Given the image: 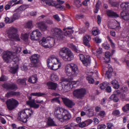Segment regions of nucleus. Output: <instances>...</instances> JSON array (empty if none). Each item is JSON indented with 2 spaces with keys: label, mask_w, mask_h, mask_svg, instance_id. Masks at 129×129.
<instances>
[{
  "label": "nucleus",
  "mask_w": 129,
  "mask_h": 129,
  "mask_svg": "<svg viewBox=\"0 0 129 129\" xmlns=\"http://www.w3.org/2000/svg\"><path fill=\"white\" fill-rule=\"evenodd\" d=\"M65 110L60 107H56L55 109L54 115L55 117L60 121L62 117L63 113Z\"/></svg>",
  "instance_id": "obj_8"
},
{
  "label": "nucleus",
  "mask_w": 129,
  "mask_h": 129,
  "mask_svg": "<svg viewBox=\"0 0 129 129\" xmlns=\"http://www.w3.org/2000/svg\"><path fill=\"white\" fill-rule=\"evenodd\" d=\"M33 112V111L30 110V109L21 111L18 114V119L23 122L25 123L28 118V115L30 116Z\"/></svg>",
  "instance_id": "obj_3"
},
{
  "label": "nucleus",
  "mask_w": 129,
  "mask_h": 129,
  "mask_svg": "<svg viewBox=\"0 0 129 129\" xmlns=\"http://www.w3.org/2000/svg\"><path fill=\"white\" fill-rule=\"evenodd\" d=\"M107 85L106 82L103 83L99 85V87L101 89L103 90L105 88Z\"/></svg>",
  "instance_id": "obj_45"
},
{
  "label": "nucleus",
  "mask_w": 129,
  "mask_h": 129,
  "mask_svg": "<svg viewBox=\"0 0 129 129\" xmlns=\"http://www.w3.org/2000/svg\"><path fill=\"white\" fill-rule=\"evenodd\" d=\"M18 69V65H17L16 67H11L9 70V71L13 74L15 73Z\"/></svg>",
  "instance_id": "obj_35"
},
{
  "label": "nucleus",
  "mask_w": 129,
  "mask_h": 129,
  "mask_svg": "<svg viewBox=\"0 0 129 129\" xmlns=\"http://www.w3.org/2000/svg\"><path fill=\"white\" fill-rule=\"evenodd\" d=\"M6 104L8 108L10 110H11L16 107L18 104V102L13 99L8 100L6 102Z\"/></svg>",
  "instance_id": "obj_7"
},
{
  "label": "nucleus",
  "mask_w": 129,
  "mask_h": 129,
  "mask_svg": "<svg viewBox=\"0 0 129 129\" xmlns=\"http://www.w3.org/2000/svg\"><path fill=\"white\" fill-rule=\"evenodd\" d=\"M51 80L53 81H57L58 80V77L56 75L53 74L51 76Z\"/></svg>",
  "instance_id": "obj_36"
},
{
  "label": "nucleus",
  "mask_w": 129,
  "mask_h": 129,
  "mask_svg": "<svg viewBox=\"0 0 129 129\" xmlns=\"http://www.w3.org/2000/svg\"><path fill=\"white\" fill-rule=\"evenodd\" d=\"M61 97H58L53 98L51 100V102L52 103H54L55 102H56L57 103L60 104V101L59 99H61Z\"/></svg>",
  "instance_id": "obj_33"
},
{
  "label": "nucleus",
  "mask_w": 129,
  "mask_h": 129,
  "mask_svg": "<svg viewBox=\"0 0 129 129\" xmlns=\"http://www.w3.org/2000/svg\"><path fill=\"white\" fill-rule=\"evenodd\" d=\"M51 69L53 70H56L60 67V65L59 63H54L52 65V66H48Z\"/></svg>",
  "instance_id": "obj_26"
},
{
  "label": "nucleus",
  "mask_w": 129,
  "mask_h": 129,
  "mask_svg": "<svg viewBox=\"0 0 129 129\" xmlns=\"http://www.w3.org/2000/svg\"><path fill=\"white\" fill-rule=\"evenodd\" d=\"M71 118V116L68 112L65 110L62 118L61 119L60 121L63 122L64 121H68Z\"/></svg>",
  "instance_id": "obj_15"
},
{
  "label": "nucleus",
  "mask_w": 129,
  "mask_h": 129,
  "mask_svg": "<svg viewBox=\"0 0 129 129\" xmlns=\"http://www.w3.org/2000/svg\"><path fill=\"white\" fill-rule=\"evenodd\" d=\"M20 17V13L19 12H17L14 13L13 15V17L11 18V21L10 23H12L15 20L18 19Z\"/></svg>",
  "instance_id": "obj_24"
},
{
  "label": "nucleus",
  "mask_w": 129,
  "mask_h": 129,
  "mask_svg": "<svg viewBox=\"0 0 129 129\" xmlns=\"http://www.w3.org/2000/svg\"><path fill=\"white\" fill-rule=\"evenodd\" d=\"M86 79L88 81V82L90 84H93L94 82V80L89 77H86Z\"/></svg>",
  "instance_id": "obj_49"
},
{
  "label": "nucleus",
  "mask_w": 129,
  "mask_h": 129,
  "mask_svg": "<svg viewBox=\"0 0 129 129\" xmlns=\"http://www.w3.org/2000/svg\"><path fill=\"white\" fill-rule=\"evenodd\" d=\"M110 99L111 100H113L115 102H117L119 100V99L117 97V95L113 94L110 97Z\"/></svg>",
  "instance_id": "obj_38"
},
{
  "label": "nucleus",
  "mask_w": 129,
  "mask_h": 129,
  "mask_svg": "<svg viewBox=\"0 0 129 129\" xmlns=\"http://www.w3.org/2000/svg\"><path fill=\"white\" fill-rule=\"evenodd\" d=\"M122 109L124 112L129 111V103L125 105L123 107Z\"/></svg>",
  "instance_id": "obj_42"
},
{
  "label": "nucleus",
  "mask_w": 129,
  "mask_h": 129,
  "mask_svg": "<svg viewBox=\"0 0 129 129\" xmlns=\"http://www.w3.org/2000/svg\"><path fill=\"white\" fill-rule=\"evenodd\" d=\"M2 55L4 60L6 63H10L12 61L13 52L10 51H4Z\"/></svg>",
  "instance_id": "obj_5"
},
{
  "label": "nucleus",
  "mask_w": 129,
  "mask_h": 129,
  "mask_svg": "<svg viewBox=\"0 0 129 129\" xmlns=\"http://www.w3.org/2000/svg\"><path fill=\"white\" fill-rule=\"evenodd\" d=\"M108 2L112 6L116 7L117 6V4L116 3L111 0H109Z\"/></svg>",
  "instance_id": "obj_51"
},
{
  "label": "nucleus",
  "mask_w": 129,
  "mask_h": 129,
  "mask_svg": "<svg viewBox=\"0 0 129 129\" xmlns=\"http://www.w3.org/2000/svg\"><path fill=\"white\" fill-rule=\"evenodd\" d=\"M37 80V76L36 75H35L32 76L31 77L29 78L28 79V81L29 82L34 83H36Z\"/></svg>",
  "instance_id": "obj_25"
},
{
  "label": "nucleus",
  "mask_w": 129,
  "mask_h": 129,
  "mask_svg": "<svg viewBox=\"0 0 129 129\" xmlns=\"http://www.w3.org/2000/svg\"><path fill=\"white\" fill-rule=\"evenodd\" d=\"M32 26V21H31L28 22L26 24V27L28 28H30Z\"/></svg>",
  "instance_id": "obj_50"
},
{
  "label": "nucleus",
  "mask_w": 129,
  "mask_h": 129,
  "mask_svg": "<svg viewBox=\"0 0 129 129\" xmlns=\"http://www.w3.org/2000/svg\"><path fill=\"white\" fill-rule=\"evenodd\" d=\"M73 29L72 27L71 28L68 27L67 28H65L63 29V30H66V32L64 33V35L65 36L68 37H69L71 35V33H73V31L72 30Z\"/></svg>",
  "instance_id": "obj_20"
},
{
  "label": "nucleus",
  "mask_w": 129,
  "mask_h": 129,
  "mask_svg": "<svg viewBox=\"0 0 129 129\" xmlns=\"http://www.w3.org/2000/svg\"><path fill=\"white\" fill-rule=\"evenodd\" d=\"M2 87L7 89L16 91L18 89V86L16 84L14 83L12 84L5 83L2 85Z\"/></svg>",
  "instance_id": "obj_10"
},
{
  "label": "nucleus",
  "mask_w": 129,
  "mask_h": 129,
  "mask_svg": "<svg viewBox=\"0 0 129 129\" xmlns=\"http://www.w3.org/2000/svg\"><path fill=\"white\" fill-rule=\"evenodd\" d=\"M59 60L54 55L51 56L47 59V63L48 66H52L53 64L58 63Z\"/></svg>",
  "instance_id": "obj_13"
},
{
  "label": "nucleus",
  "mask_w": 129,
  "mask_h": 129,
  "mask_svg": "<svg viewBox=\"0 0 129 129\" xmlns=\"http://www.w3.org/2000/svg\"><path fill=\"white\" fill-rule=\"evenodd\" d=\"M7 79L6 78L5 76L2 75L0 78V81H5Z\"/></svg>",
  "instance_id": "obj_56"
},
{
  "label": "nucleus",
  "mask_w": 129,
  "mask_h": 129,
  "mask_svg": "<svg viewBox=\"0 0 129 129\" xmlns=\"http://www.w3.org/2000/svg\"><path fill=\"white\" fill-rule=\"evenodd\" d=\"M79 126L80 127H83L86 126L85 122H80L79 124Z\"/></svg>",
  "instance_id": "obj_54"
},
{
  "label": "nucleus",
  "mask_w": 129,
  "mask_h": 129,
  "mask_svg": "<svg viewBox=\"0 0 129 129\" xmlns=\"http://www.w3.org/2000/svg\"><path fill=\"white\" fill-rule=\"evenodd\" d=\"M74 3L78 8L80 7L81 4L80 0H74Z\"/></svg>",
  "instance_id": "obj_44"
},
{
  "label": "nucleus",
  "mask_w": 129,
  "mask_h": 129,
  "mask_svg": "<svg viewBox=\"0 0 129 129\" xmlns=\"http://www.w3.org/2000/svg\"><path fill=\"white\" fill-rule=\"evenodd\" d=\"M13 54L14 55H13V57H12V61L11 62H14L16 63L19 61V60L16 55V53L13 52Z\"/></svg>",
  "instance_id": "obj_37"
},
{
  "label": "nucleus",
  "mask_w": 129,
  "mask_h": 129,
  "mask_svg": "<svg viewBox=\"0 0 129 129\" xmlns=\"http://www.w3.org/2000/svg\"><path fill=\"white\" fill-rule=\"evenodd\" d=\"M65 69L66 73L69 77L68 79L70 80H72L73 78L76 76L79 73L78 67L74 63L66 65Z\"/></svg>",
  "instance_id": "obj_1"
},
{
  "label": "nucleus",
  "mask_w": 129,
  "mask_h": 129,
  "mask_svg": "<svg viewBox=\"0 0 129 129\" xmlns=\"http://www.w3.org/2000/svg\"><path fill=\"white\" fill-rule=\"evenodd\" d=\"M105 114V112L104 111H102L100 112L99 115L102 117H104Z\"/></svg>",
  "instance_id": "obj_58"
},
{
  "label": "nucleus",
  "mask_w": 129,
  "mask_h": 129,
  "mask_svg": "<svg viewBox=\"0 0 129 129\" xmlns=\"http://www.w3.org/2000/svg\"><path fill=\"white\" fill-rule=\"evenodd\" d=\"M84 17L83 15L82 14H79L76 15V17L77 19H81L83 18Z\"/></svg>",
  "instance_id": "obj_62"
},
{
  "label": "nucleus",
  "mask_w": 129,
  "mask_h": 129,
  "mask_svg": "<svg viewBox=\"0 0 129 129\" xmlns=\"http://www.w3.org/2000/svg\"><path fill=\"white\" fill-rule=\"evenodd\" d=\"M107 39L110 42L112 47H114V44L112 40H111L110 37L109 36H108L107 37Z\"/></svg>",
  "instance_id": "obj_60"
},
{
  "label": "nucleus",
  "mask_w": 129,
  "mask_h": 129,
  "mask_svg": "<svg viewBox=\"0 0 129 129\" xmlns=\"http://www.w3.org/2000/svg\"><path fill=\"white\" fill-rule=\"evenodd\" d=\"M49 39H50V37H43L41 40L39 42L40 44L43 47L47 48V45L48 44V41H49Z\"/></svg>",
  "instance_id": "obj_16"
},
{
  "label": "nucleus",
  "mask_w": 129,
  "mask_h": 129,
  "mask_svg": "<svg viewBox=\"0 0 129 129\" xmlns=\"http://www.w3.org/2000/svg\"><path fill=\"white\" fill-rule=\"evenodd\" d=\"M43 1L49 6H53L55 5V2L52 0H43Z\"/></svg>",
  "instance_id": "obj_29"
},
{
  "label": "nucleus",
  "mask_w": 129,
  "mask_h": 129,
  "mask_svg": "<svg viewBox=\"0 0 129 129\" xmlns=\"http://www.w3.org/2000/svg\"><path fill=\"white\" fill-rule=\"evenodd\" d=\"M39 56L37 54H35L31 56L30 58L31 63L29 64V66L30 67H36V64L39 61Z\"/></svg>",
  "instance_id": "obj_11"
},
{
  "label": "nucleus",
  "mask_w": 129,
  "mask_h": 129,
  "mask_svg": "<svg viewBox=\"0 0 129 129\" xmlns=\"http://www.w3.org/2000/svg\"><path fill=\"white\" fill-rule=\"evenodd\" d=\"M27 8V6L25 5H22L20 6L18 8L15 10L16 12L20 11L25 10Z\"/></svg>",
  "instance_id": "obj_34"
},
{
  "label": "nucleus",
  "mask_w": 129,
  "mask_h": 129,
  "mask_svg": "<svg viewBox=\"0 0 129 129\" xmlns=\"http://www.w3.org/2000/svg\"><path fill=\"white\" fill-rule=\"evenodd\" d=\"M47 85L49 89L55 90L57 87V84L56 83L51 82H47Z\"/></svg>",
  "instance_id": "obj_22"
},
{
  "label": "nucleus",
  "mask_w": 129,
  "mask_h": 129,
  "mask_svg": "<svg viewBox=\"0 0 129 129\" xmlns=\"http://www.w3.org/2000/svg\"><path fill=\"white\" fill-rule=\"evenodd\" d=\"M41 33L38 29L34 30L31 34L30 38L32 40H39L41 36Z\"/></svg>",
  "instance_id": "obj_12"
},
{
  "label": "nucleus",
  "mask_w": 129,
  "mask_h": 129,
  "mask_svg": "<svg viewBox=\"0 0 129 129\" xmlns=\"http://www.w3.org/2000/svg\"><path fill=\"white\" fill-rule=\"evenodd\" d=\"M89 41L86 40L85 39H84L83 42L84 44L86 46L90 47V45L89 43Z\"/></svg>",
  "instance_id": "obj_52"
},
{
  "label": "nucleus",
  "mask_w": 129,
  "mask_h": 129,
  "mask_svg": "<svg viewBox=\"0 0 129 129\" xmlns=\"http://www.w3.org/2000/svg\"><path fill=\"white\" fill-rule=\"evenodd\" d=\"M120 97L122 100H126L125 95V94L122 93L120 94Z\"/></svg>",
  "instance_id": "obj_59"
},
{
  "label": "nucleus",
  "mask_w": 129,
  "mask_h": 129,
  "mask_svg": "<svg viewBox=\"0 0 129 129\" xmlns=\"http://www.w3.org/2000/svg\"><path fill=\"white\" fill-rule=\"evenodd\" d=\"M37 24L38 27L42 31H45L47 29V26L43 21L39 22Z\"/></svg>",
  "instance_id": "obj_18"
},
{
  "label": "nucleus",
  "mask_w": 129,
  "mask_h": 129,
  "mask_svg": "<svg viewBox=\"0 0 129 129\" xmlns=\"http://www.w3.org/2000/svg\"><path fill=\"white\" fill-rule=\"evenodd\" d=\"M110 53L109 52H105V56L107 58L108 60L106 61V63H108L110 60Z\"/></svg>",
  "instance_id": "obj_43"
},
{
  "label": "nucleus",
  "mask_w": 129,
  "mask_h": 129,
  "mask_svg": "<svg viewBox=\"0 0 129 129\" xmlns=\"http://www.w3.org/2000/svg\"><path fill=\"white\" fill-rule=\"evenodd\" d=\"M26 103L31 108L33 107L34 108L37 109L39 107V105L36 103L34 99L28 101L26 102Z\"/></svg>",
  "instance_id": "obj_19"
},
{
  "label": "nucleus",
  "mask_w": 129,
  "mask_h": 129,
  "mask_svg": "<svg viewBox=\"0 0 129 129\" xmlns=\"http://www.w3.org/2000/svg\"><path fill=\"white\" fill-rule=\"evenodd\" d=\"M92 120L90 119H88L85 121L86 126L90 124L92 122Z\"/></svg>",
  "instance_id": "obj_55"
},
{
  "label": "nucleus",
  "mask_w": 129,
  "mask_h": 129,
  "mask_svg": "<svg viewBox=\"0 0 129 129\" xmlns=\"http://www.w3.org/2000/svg\"><path fill=\"white\" fill-rule=\"evenodd\" d=\"M29 35L27 34H22L21 36V38L24 41H26L28 39Z\"/></svg>",
  "instance_id": "obj_39"
},
{
  "label": "nucleus",
  "mask_w": 129,
  "mask_h": 129,
  "mask_svg": "<svg viewBox=\"0 0 129 129\" xmlns=\"http://www.w3.org/2000/svg\"><path fill=\"white\" fill-rule=\"evenodd\" d=\"M83 64L85 66H87L90 65V57L89 56H86L84 59L82 61Z\"/></svg>",
  "instance_id": "obj_23"
},
{
  "label": "nucleus",
  "mask_w": 129,
  "mask_h": 129,
  "mask_svg": "<svg viewBox=\"0 0 129 129\" xmlns=\"http://www.w3.org/2000/svg\"><path fill=\"white\" fill-rule=\"evenodd\" d=\"M49 41H48V44L47 45V48H51L53 47L54 45L55 42V39L53 38L50 37Z\"/></svg>",
  "instance_id": "obj_21"
},
{
  "label": "nucleus",
  "mask_w": 129,
  "mask_h": 129,
  "mask_svg": "<svg viewBox=\"0 0 129 129\" xmlns=\"http://www.w3.org/2000/svg\"><path fill=\"white\" fill-rule=\"evenodd\" d=\"M61 98L65 105L69 108H72L73 106L75 104L72 101L66 97H62Z\"/></svg>",
  "instance_id": "obj_14"
},
{
  "label": "nucleus",
  "mask_w": 129,
  "mask_h": 129,
  "mask_svg": "<svg viewBox=\"0 0 129 129\" xmlns=\"http://www.w3.org/2000/svg\"><path fill=\"white\" fill-rule=\"evenodd\" d=\"M88 112L87 115L89 117H92L94 115V110L93 109H89L88 110Z\"/></svg>",
  "instance_id": "obj_40"
},
{
  "label": "nucleus",
  "mask_w": 129,
  "mask_h": 129,
  "mask_svg": "<svg viewBox=\"0 0 129 129\" xmlns=\"http://www.w3.org/2000/svg\"><path fill=\"white\" fill-rule=\"evenodd\" d=\"M120 113L119 111L118 110H114L112 113L113 114L116 115H119Z\"/></svg>",
  "instance_id": "obj_53"
},
{
  "label": "nucleus",
  "mask_w": 129,
  "mask_h": 129,
  "mask_svg": "<svg viewBox=\"0 0 129 129\" xmlns=\"http://www.w3.org/2000/svg\"><path fill=\"white\" fill-rule=\"evenodd\" d=\"M27 79L25 78L22 79H19L17 80V83L18 84H21L25 85L26 84L25 81Z\"/></svg>",
  "instance_id": "obj_30"
},
{
  "label": "nucleus",
  "mask_w": 129,
  "mask_h": 129,
  "mask_svg": "<svg viewBox=\"0 0 129 129\" xmlns=\"http://www.w3.org/2000/svg\"><path fill=\"white\" fill-rule=\"evenodd\" d=\"M62 31L60 29L57 28H53L51 30V34L56 36L59 40H62L64 38V35L62 34Z\"/></svg>",
  "instance_id": "obj_6"
},
{
  "label": "nucleus",
  "mask_w": 129,
  "mask_h": 129,
  "mask_svg": "<svg viewBox=\"0 0 129 129\" xmlns=\"http://www.w3.org/2000/svg\"><path fill=\"white\" fill-rule=\"evenodd\" d=\"M17 30L14 28H11L7 32L8 37L11 39H14L16 41H20V39L19 35L17 33Z\"/></svg>",
  "instance_id": "obj_4"
},
{
  "label": "nucleus",
  "mask_w": 129,
  "mask_h": 129,
  "mask_svg": "<svg viewBox=\"0 0 129 129\" xmlns=\"http://www.w3.org/2000/svg\"><path fill=\"white\" fill-rule=\"evenodd\" d=\"M54 6H55V7L56 8L60 10H62L64 8V7H63V6H61L60 4H56L55 3V5Z\"/></svg>",
  "instance_id": "obj_48"
},
{
  "label": "nucleus",
  "mask_w": 129,
  "mask_h": 129,
  "mask_svg": "<svg viewBox=\"0 0 129 129\" xmlns=\"http://www.w3.org/2000/svg\"><path fill=\"white\" fill-rule=\"evenodd\" d=\"M79 57L80 60L82 61L85 58L84 55L82 54H79Z\"/></svg>",
  "instance_id": "obj_64"
},
{
  "label": "nucleus",
  "mask_w": 129,
  "mask_h": 129,
  "mask_svg": "<svg viewBox=\"0 0 129 129\" xmlns=\"http://www.w3.org/2000/svg\"><path fill=\"white\" fill-rule=\"evenodd\" d=\"M44 93H41L40 92L32 93L31 94V95L36 96H41L44 94Z\"/></svg>",
  "instance_id": "obj_47"
},
{
  "label": "nucleus",
  "mask_w": 129,
  "mask_h": 129,
  "mask_svg": "<svg viewBox=\"0 0 129 129\" xmlns=\"http://www.w3.org/2000/svg\"><path fill=\"white\" fill-rule=\"evenodd\" d=\"M59 56L65 61H70L74 58V56L70 50L66 47L60 49L59 52Z\"/></svg>",
  "instance_id": "obj_2"
},
{
  "label": "nucleus",
  "mask_w": 129,
  "mask_h": 129,
  "mask_svg": "<svg viewBox=\"0 0 129 129\" xmlns=\"http://www.w3.org/2000/svg\"><path fill=\"white\" fill-rule=\"evenodd\" d=\"M107 15L109 16H114L116 17H118L119 15L116 13L114 12L113 11L111 10H108L107 11Z\"/></svg>",
  "instance_id": "obj_27"
},
{
  "label": "nucleus",
  "mask_w": 129,
  "mask_h": 129,
  "mask_svg": "<svg viewBox=\"0 0 129 129\" xmlns=\"http://www.w3.org/2000/svg\"><path fill=\"white\" fill-rule=\"evenodd\" d=\"M102 46L104 49L106 50L110 48V46L109 44L105 45L104 44L102 45Z\"/></svg>",
  "instance_id": "obj_61"
},
{
  "label": "nucleus",
  "mask_w": 129,
  "mask_h": 129,
  "mask_svg": "<svg viewBox=\"0 0 129 129\" xmlns=\"http://www.w3.org/2000/svg\"><path fill=\"white\" fill-rule=\"evenodd\" d=\"M13 96V91H11L5 94V97L8 98Z\"/></svg>",
  "instance_id": "obj_46"
},
{
  "label": "nucleus",
  "mask_w": 129,
  "mask_h": 129,
  "mask_svg": "<svg viewBox=\"0 0 129 129\" xmlns=\"http://www.w3.org/2000/svg\"><path fill=\"white\" fill-rule=\"evenodd\" d=\"M21 95L20 93L19 92H16L13 91V96H18Z\"/></svg>",
  "instance_id": "obj_57"
},
{
  "label": "nucleus",
  "mask_w": 129,
  "mask_h": 129,
  "mask_svg": "<svg viewBox=\"0 0 129 129\" xmlns=\"http://www.w3.org/2000/svg\"><path fill=\"white\" fill-rule=\"evenodd\" d=\"M86 92L85 89L80 88L74 90L73 92V95L74 96L78 99L81 98L84 96Z\"/></svg>",
  "instance_id": "obj_9"
},
{
  "label": "nucleus",
  "mask_w": 129,
  "mask_h": 129,
  "mask_svg": "<svg viewBox=\"0 0 129 129\" xmlns=\"http://www.w3.org/2000/svg\"><path fill=\"white\" fill-rule=\"evenodd\" d=\"M68 46L72 49L74 51L77 52V47H76L73 44H68Z\"/></svg>",
  "instance_id": "obj_41"
},
{
  "label": "nucleus",
  "mask_w": 129,
  "mask_h": 129,
  "mask_svg": "<svg viewBox=\"0 0 129 129\" xmlns=\"http://www.w3.org/2000/svg\"><path fill=\"white\" fill-rule=\"evenodd\" d=\"M113 71V69L112 68H110L108 71L106 72L105 74V76L108 78H110L111 76L112 72Z\"/></svg>",
  "instance_id": "obj_31"
},
{
  "label": "nucleus",
  "mask_w": 129,
  "mask_h": 129,
  "mask_svg": "<svg viewBox=\"0 0 129 129\" xmlns=\"http://www.w3.org/2000/svg\"><path fill=\"white\" fill-rule=\"evenodd\" d=\"M92 33L93 35L96 36L99 34V31L98 30H95L92 31Z\"/></svg>",
  "instance_id": "obj_63"
},
{
  "label": "nucleus",
  "mask_w": 129,
  "mask_h": 129,
  "mask_svg": "<svg viewBox=\"0 0 129 129\" xmlns=\"http://www.w3.org/2000/svg\"><path fill=\"white\" fill-rule=\"evenodd\" d=\"M48 125L49 126H53L56 125L54 121L51 118H49L47 121Z\"/></svg>",
  "instance_id": "obj_32"
},
{
  "label": "nucleus",
  "mask_w": 129,
  "mask_h": 129,
  "mask_svg": "<svg viewBox=\"0 0 129 129\" xmlns=\"http://www.w3.org/2000/svg\"><path fill=\"white\" fill-rule=\"evenodd\" d=\"M113 87L115 89H117L119 87V85L118 82L116 80H114L111 82Z\"/></svg>",
  "instance_id": "obj_28"
},
{
  "label": "nucleus",
  "mask_w": 129,
  "mask_h": 129,
  "mask_svg": "<svg viewBox=\"0 0 129 129\" xmlns=\"http://www.w3.org/2000/svg\"><path fill=\"white\" fill-rule=\"evenodd\" d=\"M120 15L122 18L124 20L128 21L129 20V11H123L121 12Z\"/></svg>",
  "instance_id": "obj_17"
}]
</instances>
